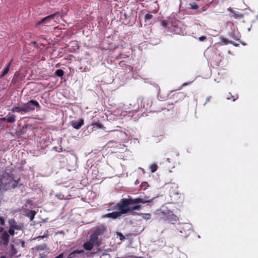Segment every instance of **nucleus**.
Instances as JSON below:
<instances>
[{
	"mask_svg": "<svg viewBox=\"0 0 258 258\" xmlns=\"http://www.w3.org/2000/svg\"><path fill=\"white\" fill-rule=\"evenodd\" d=\"M154 198L149 199L148 197L136 198H123L113 208L108 209V211L118 210L121 215L132 212L135 210H140L142 206L140 205H133L137 204H146L152 203Z\"/></svg>",
	"mask_w": 258,
	"mask_h": 258,
	"instance_id": "obj_1",
	"label": "nucleus"
},
{
	"mask_svg": "<svg viewBox=\"0 0 258 258\" xmlns=\"http://www.w3.org/2000/svg\"><path fill=\"white\" fill-rule=\"evenodd\" d=\"M4 191L16 188L18 186L20 179H15L14 175L8 174L3 176Z\"/></svg>",
	"mask_w": 258,
	"mask_h": 258,
	"instance_id": "obj_2",
	"label": "nucleus"
},
{
	"mask_svg": "<svg viewBox=\"0 0 258 258\" xmlns=\"http://www.w3.org/2000/svg\"><path fill=\"white\" fill-rule=\"evenodd\" d=\"M170 197L171 203L173 204H182L184 199V195L179 191L177 186L170 188Z\"/></svg>",
	"mask_w": 258,
	"mask_h": 258,
	"instance_id": "obj_3",
	"label": "nucleus"
},
{
	"mask_svg": "<svg viewBox=\"0 0 258 258\" xmlns=\"http://www.w3.org/2000/svg\"><path fill=\"white\" fill-rule=\"evenodd\" d=\"M60 16V13L59 12H56L54 14L46 16L40 21H37L36 23V27H40V26H49L51 25L52 21L55 22L56 19Z\"/></svg>",
	"mask_w": 258,
	"mask_h": 258,
	"instance_id": "obj_4",
	"label": "nucleus"
},
{
	"mask_svg": "<svg viewBox=\"0 0 258 258\" xmlns=\"http://www.w3.org/2000/svg\"><path fill=\"white\" fill-rule=\"evenodd\" d=\"M107 230V227L104 224H101L96 226L90 236L95 239L96 241H101L98 237L99 236L103 235Z\"/></svg>",
	"mask_w": 258,
	"mask_h": 258,
	"instance_id": "obj_5",
	"label": "nucleus"
},
{
	"mask_svg": "<svg viewBox=\"0 0 258 258\" xmlns=\"http://www.w3.org/2000/svg\"><path fill=\"white\" fill-rule=\"evenodd\" d=\"M192 232V226L189 223H184L179 227V235L185 238L189 236Z\"/></svg>",
	"mask_w": 258,
	"mask_h": 258,
	"instance_id": "obj_6",
	"label": "nucleus"
},
{
	"mask_svg": "<svg viewBox=\"0 0 258 258\" xmlns=\"http://www.w3.org/2000/svg\"><path fill=\"white\" fill-rule=\"evenodd\" d=\"M23 106L25 113L33 111L35 110V107L39 109L41 108V106L38 101L33 99L24 103Z\"/></svg>",
	"mask_w": 258,
	"mask_h": 258,
	"instance_id": "obj_7",
	"label": "nucleus"
},
{
	"mask_svg": "<svg viewBox=\"0 0 258 258\" xmlns=\"http://www.w3.org/2000/svg\"><path fill=\"white\" fill-rule=\"evenodd\" d=\"M101 244V241H96L92 237L90 236V239L88 241L83 244V247L86 250H91L95 246H100Z\"/></svg>",
	"mask_w": 258,
	"mask_h": 258,
	"instance_id": "obj_8",
	"label": "nucleus"
},
{
	"mask_svg": "<svg viewBox=\"0 0 258 258\" xmlns=\"http://www.w3.org/2000/svg\"><path fill=\"white\" fill-rule=\"evenodd\" d=\"M0 234V245H8L10 241L9 233L3 228H1Z\"/></svg>",
	"mask_w": 258,
	"mask_h": 258,
	"instance_id": "obj_9",
	"label": "nucleus"
},
{
	"mask_svg": "<svg viewBox=\"0 0 258 258\" xmlns=\"http://www.w3.org/2000/svg\"><path fill=\"white\" fill-rule=\"evenodd\" d=\"M162 214L164 215V218L165 219L168 220L170 222H176L178 219V217L171 212H162Z\"/></svg>",
	"mask_w": 258,
	"mask_h": 258,
	"instance_id": "obj_10",
	"label": "nucleus"
},
{
	"mask_svg": "<svg viewBox=\"0 0 258 258\" xmlns=\"http://www.w3.org/2000/svg\"><path fill=\"white\" fill-rule=\"evenodd\" d=\"M9 224L10 228L15 230H21L23 227V225L22 223H17V222L14 219H10L9 220Z\"/></svg>",
	"mask_w": 258,
	"mask_h": 258,
	"instance_id": "obj_11",
	"label": "nucleus"
},
{
	"mask_svg": "<svg viewBox=\"0 0 258 258\" xmlns=\"http://www.w3.org/2000/svg\"><path fill=\"white\" fill-rule=\"evenodd\" d=\"M71 123L74 128L79 130L84 124V120L83 119H80L77 121H72Z\"/></svg>",
	"mask_w": 258,
	"mask_h": 258,
	"instance_id": "obj_12",
	"label": "nucleus"
},
{
	"mask_svg": "<svg viewBox=\"0 0 258 258\" xmlns=\"http://www.w3.org/2000/svg\"><path fill=\"white\" fill-rule=\"evenodd\" d=\"M121 215H122L121 214L120 212L118 211H116V212H113L112 213H107V214H105L104 216V217H106V218H111L113 219H115L118 218Z\"/></svg>",
	"mask_w": 258,
	"mask_h": 258,
	"instance_id": "obj_13",
	"label": "nucleus"
},
{
	"mask_svg": "<svg viewBox=\"0 0 258 258\" xmlns=\"http://www.w3.org/2000/svg\"><path fill=\"white\" fill-rule=\"evenodd\" d=\"M13 59H11L10 62L8 63V64L7 65L6 68L4 69L3 72L0 75V78L2 79L5 76H6L9 72L10 70V67L11 65V63L12 62Z\"/></svg>",
	"mask_w": 258,
	"mask_h": 258,
	"instance_id": "obj_14",
	"label": "nucleus"
},
{
	"mask_svg": "<svg viewBox=\"0 0 258 258\" xmlns=\"http://www.w3.org/2000/svg\"><path fill=\"white\" fill-rule=\"evenodd\" d=\"M12 112H24L23 106H14L11 109Z\"/></svg>",
	"mask_w": 258,
	"mask_h": 258,
	"instance_id": "obj_15",
	"label": "nucleus"
},
{
	"mask_svg": "<svg viewBox=\"0 0 258 258\" xmlns=\"http://www.w3.org/2000/svg\"><path fill=\"white\" fill-rule=\"evenodd\" d=\"M16 121V116L12 114L7 118V122L8 123H13Z\"/></svg>",
	"mask_w": 258,
	"mask_h": 258,
	"instance_id": "obj_16",
	"label": "nucleus"
},
{
	"mask_svg": "<svg viewBox=\"0 0 258 258\" xmlns=\"http://www.w3.org/2000/svg\"><path fill=\"white\" fill-rule=\"evenodd\" d=\"M36 212L34 210H30V212L27 214V216L30 218V220H33L34 218Z\"/></svg>",
	"mask_w": 258,
	"mask_h": 258,
	"instance_id": "obj_17",
	"label": "nucleus"
},
{
	"mask_svg": "<svg viewBox=\"0 0 258 258\" xmlns=\"http://www.w3.org/2000/svg\"><path fill=\"white\" fill-rule=\"evenodd\" d=\"M91 125L94 128V127H97L98 128H102L103 127V125L99 122H93L91 124Z\"/></svg>",
	"mask_w": 258,
	"mask_h": 258,
	"instance_id": "obj_18",
	"label": "nucleus"
},
{
	"mask_svg": "<svg viewBox=\"0 0 258 258\" xmlns=\"http://www.w3.org/2000/svg\"><path fill=\"white\" fill-rule=\"evenodd\" d=\"M55 74L58 77H61L64 74V72L62 70L58 69L55 71Z\"/></svg>",
	"mask_w": 258,
	"mask_h": 258,
	"instance_id": "obj_19",
	"label": "nucleus"
},
{
	"mask_svg": "<svg viewBox=\"0 0 258 258\" xmlns=\"http://www.w3.org/2000/svg\"><path fill=\"white\" fill-rule=\"evenodd\" d=\"M158 169V166L156 164H153L151 165L150 169L151 172H155Z\"/></svg>",
	"mask_w": 258,
	"mask_h": 258,
	"instance_id": "obj_20",
	"label": "nucleus"
},
{
	"mask_svg": "<svg viewBox=\"0 0 258 258\" xmlns=\"http://www.w3.org/2000/svg\"><path fill=\"white\" fill-rule=\"evenodd\" d=\"M142 217L143 219L146 220H149L151 218V215L149 213H144L142 214Z\"/></svg>",
	"mask_w": 258,
	"mask_h": 258,
	"instance_id": "obj_21",
	"label": "nucleus"
},
{
	"mask_svg": "<svg viewBox=\"0 0 258 258\" xmlns=\"http://www.w3.org/2000/svg\"><path fill=\"white\" fill-rule=\"evenodd\" d=\"M233 14L235 16L236 18H242L244 16L243 14L236 11H235V12L233 13Z\"/></svg>",
	"mask_w": 258,
	"mask_h": 258,
	"instance_id": "obj_22",
	"label": "nucleus"
},
{
	"mask_svg": "<svg viewBox=\"0 0 258 258\" xmlns=\"http://www.w3.org/2000/svg\"><path fill=\"white\" fill-rule=\"evenodd\" d=\"M190 8L194 10H197L199 9L198 5L196 3L190 4Z\"/></svg>",
	"mask_w": 258,
	"mask_h": 258,
	"instance_id": "obj_23",
	"label": "nucleus"
},
{
	"mask_svg": "<svg viewBox=\"0 0 258 258\" xmlns=\"http://www.w3.org/2000/svg\"><path fill=\"white\" fill-rule=\"evenodd\" d=\"M0 191H4L3 177L0 178Z\"/></svg>",
	"mask_w": 258,
	"mask_h": 258,
	"instance_id": "obj_24",
	"label": "nucleus"
},
{
	"mask_svg": "<svg viewBox=\"0 0 258 258\" xmlns=\"http://www.w3.org/2000/svg\"><path fill=\"white\" fill-rule=\"evenodd\" d=\"M116 235L119 236V240H121V241H123L124 240L125 238V237L124 236V235L122 234V233H121V232H116Z\"/></svg>",
	"mask_w": 258,
	"mask_h": 258,
	"instance_id": "obj_25",
	"label": "nucleus"
},
{
	"mask_svg": "<svg viewBox=\"0 0 258 258\" xmlns=\"http://www.w3.org/2000/svg\"><path fill=\"white\" fill-rule=\"evenodd\" d=\"M153 18V15L150 14H147L146 15L145 17V21H149Z\"/></svg>",
	"mask_w": 258,
	"mask_h": 258,
	"instance_id": "obj_26",
	"label": "nucleus"
},
{
	"mask_svg": "<svg viewBox=\"0 0 258 258\" xmlns=\"http://www.w3.org/2000/svg\"><path fill=\"white\" fill-rule=\"evenodd\" d=\"M7 232L9 233V236H14L15 234V229L10 228Z\"/></svg>",
	"mask_w": 258,
	"mask_h": 258,
	"instance_id": "obj_27",
	"label": "nucleus"
},
{
	"mask_svg": "<svg viewBox=\"0 0 258 258\" xmlns=\"http://www.w3.org/2000/svg\"><path fill=\"white\" fill-rule=\"evenodd\" d=\"M5 225V219L3 217H0V226H4Z\"/></svg>",
	"mask_w": 258,
	"mask_h": 258,
	"instance_id": "obj_28",
	"label": "nucleus"
},
{
	"mask_svg": "<svg viewBox=\"0 0 258 258\" xmlns=\"http://www.w3.org/2000/svg\"><path fill=\"white\" fill-rule=\"evenodd\" d=\"M206 36H201L199 38V41H203L204 40H205V39H206Z\"/></svg>",
	"mask_w": 258,
	"mask_h": 258,
	"instance_id": "obj_29",
	"label": "nucleus"
},
{
	"mask_svg": "<svg viewBox=\"0 0 258 258\" xmlns=\"http://www.w3.org/2000/svg\"><path fill=\"white\" fill-rule=\"evenodd\" d=\"M228 11L233 14L234 12H235V11L233 10V9L231 7H230L228 9Z\"/></svg>",
	"mask_w": 258,
	"mask_h": 258,
	"instance_id": "obj_30",
	"label": "nucleus"
},
{
	"mask_svg": "<svg viewBox=\"0 0 258 258\" xmlns=\"http://www.w3.org/2000/svg\"><path fill=\"white\" fill-rule=\"evenodd\" d=\"M0 120H2L3 121H6V120L7 121V118H6V117L1 118L0 119Z\"/></svg>",
	"mask_w": 258,
	"mask_h": 258,
	"instance_id": "obj_31",
	"label": "nucleus"
},
{
	"mask_svg": "<svg viewBox=\"0 0 258 258\" xmlns=\"http://www.w3.org/2000/svg\"><path fill=\"white\" fill-rule=\"evenodd\" d=\"M133 257H134V258H144L141 256H134Z\"/></svg>",
	"mask_w": 258,
	"mask_h": 258,
	"instance_id": "obj_32",
	"label": "nucleus"
},
{
	"mask_svg": "<svg viewBox=\"0 0 258 258\" xmlns=\"http://www.w3.org/2000/svg\"><path fill=\"white\" fill-rule=\"evenodd\" d=\"M48 236V234L46 235H43V236H42V238H44V237H46Z\"/></svg>",
	"mask_w": 258,
	"mask_h": 258,
	"instance_id": "obj_33",
	"label": "nucleus"
},
{
	"mask_svg": "<svg viewBox=\"0 0 258 258\" xmlns=\"http://www.w3.org/2000/svg\"><path fill=\"white\" fill-rule=\"evenodd\" d=\"M0 258H6V257L3 256L1 257Z\"/></svg>",
	"mask_w": 258,
	"mask_h": 258,
	"instance_id": "obj_34",
	"label": "nucleus"
}]
</instances>
